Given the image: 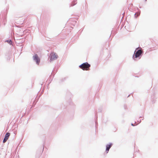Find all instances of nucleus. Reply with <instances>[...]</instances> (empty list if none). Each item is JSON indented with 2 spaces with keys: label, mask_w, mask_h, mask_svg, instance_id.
I'll return each instance as SVG.
<instances>
[{
  "label": "nucleus",
  "mask_w": 158,
  "mask_h": 158,
  "mask_svg": "<svg viewBox=\"0 0 158 158\" xmlns=\"http://www.w3.org/2000/svg\"><path fill=\"white\" fill-rule=\"evenodd\" d=\"M90 66V64L87 62H85L79 65V67L83 70H89Z\"/></svg>",
  "instance_id": "f257e3e1"
},
{
  "label": "nucleus",
  "mask_w": 158,
  "mask_h": 158,
  "mask_svg": "<svg viewBox=\"0 0 158 158\" xmlns=\"http://www.w3.org/2000/svg\"><path fill=\"white\" fill-rule=\"evenodd\" d=\"M142 53V52L141 49H138V48H136L135 51L134 55L135 56V57H134V55H133V58L134 60H135V58L139 57L141 55Z\"/></svg>",
  "instance_id": "f03ea898"
},
{
  "label": "nucleus",
  "mask_w": 158,
  "mask_h": 158,
  "mask_svg": "<svg viewBox=\"0 0 158 158\" xmlns=\"http://www.w3.org/2000/svg\"><path fill=\"white\" fill-rule=\"evenodd\" d=\"M33 59L34 61L35 62L37 65H39L40 62V59L37 54H35L33 56Z\"/></svg>",
  "instance_id": "7ed1b4c3"
},
{
  "label": "nucleus",
  "mask_w": 158,
  "mask_h": 158,
  "mask_svg": "<svg viewBox=\"0 0 158 158\" xmlns=\"http://www.w3.org/2000/svg\"><path fill=\"white\" fill-rule=\"evenodd\" d=\"M49 57H50V60L52 61L56 59L57 58L58 56L55 53H51L50 54Z\"/></svg>",
  "instance_id": "20e7f679"
},
{
  "label": "nucleus",
  "mask_w": 158,
  "mask_h": 158,
  "mask_svg": "<svg viewBox=\"0 0 158 158\" xmlns=\"http://www.w3.org/2000/svg\"><path fill=\"white\" fill-rule=\"evenodd\" d=\"M112 143H110L109 144L106 145V152L107 153L108 152L109 149L112 147Z\"/></svg>",
  "instance_id": "39448f33"
},
{
  "label": "nucleus",
  "mask_w": 158,
  "mask_h": 158,
  "mask_svg": "<svg viewBox=\"0 0 158 158\" xmlns=\"http://www.w3.org/2000/svg\"><path fill=\"white\" fill-rule=\"evenodd\" d=\"M10 136V133H7L6 134L5 136V137H4V139L3 140V143H5L6 141L8 139Z\"/></svg>",
  "instance_id": "423d86ee"
},
{
  "label": "nucleus",
  "mask_w": 158,
  "mask_h": 158,
  "mask_svg": "<svg viewBox=\"0 0 158 158\" xmlns=\"http://www.w3.org/2000/svg\"><path fill=\"white\" fill-rule=\"evenodd\" d=\"M77 3V0H74L72 2L70 6H73L76 5Z\"/></svg>",
  "instance_id": "0eeeda50"
},
{
  "label": "nucleus",
  "mask_w": 158,
  "mask_h": 158,
  "mask_svg": "<svg viewBox=\"0 0 158 158\" xmlns=\"http://www.w3.org/2000/svg\"><path fill=\"white\" fill-rule=\"evenodd\" d=\"M6 42L10 44H11L12 41L11 40H7Z\"/></svg>",
  "instance_id": "6e6552de"
},
{
  "label": "nucleus",
  "mask_w": 158,
  "mask_h": 158,
  "mask_svg": "<svg viewBox=\"0 0 158 158\" xmlns=\"http://www.w3.org/2000/svg\"><path fill=\"white\" fill-rule=\"evenodd\" d=\"M141 119H140L139 120H138V122H139V123H140L141 122Z\"/></svg>",
  "instance_id": "1a4fd4ad"
},
{
  "label": "nucleus",
  "mask_w": 158,
  "mask_h": 158,
  "mask_svg": "<svg viewBox=\"0 0 158 158\" xmlns=\"http://www.w3.org/2000/svg\"><path fill=\"white\" fill-rule=\"evenodd\" d=\"M131 125L132 126H134V124L133 123H131Z\"/></svg>",
  "instance_id": "9d476101"
},
{
  "label": "nucleus",
  "mask_w": 158,
  "mask_h": 158,
  "mask_svg": "<svg viewBox=\"0 0 158 158\" xmlns=\"http://www.w3.org/2000/svg\"><path fill=\"white\" fill-rule=\"evenodd\" d=\"M139 15V14H137V16H138V15Z\"/></svg>",
  "instance_id": "9b49d317"
},
{
  "label": "nucleus",
  "mask_w": 158,
  "mask_h": 158,
  "mask_svg": "<svg viewBox=\"0 0 158 158\" xmlns=\"http://www.w3.org/2000/svg\"><path fill=\"white\" fill-rule=\"evenodd\" d=\"M26 31H25L23 32H26Z\"/></svg>",
  "instance_id": "f8f14e48"
},
{
  "label": "nucleus",
  "mask_w": 158,
  "mask_h": 158,
  "mask_svg": "<svg viewBox=\"0 0 158 158\" xmlns=\"http://www.w3.org/2000/svg\"><path fill=\"white\" fill-rule=\"evenodd\" d=\"M136 13L135 14V15H136Z\"/></svg>",
  "instance_id": "ddd939ff"
},
{
  "label": "nucleus",
  "mask_w": 158,
  "mask_h": 158,
  "mask_svg": "<svg viewBox=\"0 0 158 158\" xmlns=\"http://www.w3.org/2000/svg\"><path fill=\"white\" fill-rule=\"evenodd\" d=\"M145 1H146V0H145Z\"/></svg>",
  "instance_id": "4468645a"
}]
</instances>
